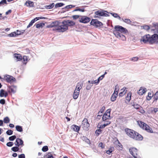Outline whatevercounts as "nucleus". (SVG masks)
Listing matches in <instances>:
<instances>
[{"instance_id":"f257e3e1","label":"nucleus","mask_w":158,"mask_h":158,"mask_svg":"<svg viewBox=\"0 0 158 158\" xmlns=\"http://www.w3.org/2000/svg\"><path fill=\"white\" fill-rule=\"evenodd\" d=\"M153 25L155 29H152V31H154L157 34H154L151 35L149 34H146L142 37L140 41L144 43H148L150 44H152L154 43L158 44V23H153Z\"/></svg>"},{"instance_id":"f03ea898","label":"nucleus","mask_w":158,"mask_h":158,"mask_svg":"<svg viewBox=\"0 0 158 158\" xmlns=\"http://www.w3.org/2000/svg\"><path fill=\"white\" fill-rule=\"evenodd\" d=\"M62 25L58 28H54L52 29L53 31H57L59 32H63L68 29V27H70L71 28L76 26L75 22L70 20H64L62 22Z\"/></svg>"},{"instance_id":"7ed1b4c3","label":"nucleus","mask_w":158,"mask_h":158,"mask_svg":"<svg viewBox=\"0 0 158 158\" xmlns=\"http://www.w3.org/2000/svg\"><path fill=\"white\" fill-rule=\"evenodd\" d=\"M6 81L7 82L11 84L16 81V79L12 76L6 74L4 77L2 79V81Z\"/></svg>"},{"instance_id":"20e7f679","label":"nucleus","mask_w":158,"mask_h":158,"mask_svg":"<svg viewBox=\"0 0 158 158\" xmlns=\"http://www.w3.org/2000/svg\"><path fill=\"white\" fill-rule=\"evenodd\" d=\"M114 31L124 34H127L128 33V31L126 28L119 25H115L114 26Z\"/></svg>"},{"instance_id":"39448f33","label":"nucleus","mask_w":158,"mask_h":158,"mask_svg":"<svg viewBox=\"0 0 158 158\" xmlns=\"http://www.w3.org/2000/svg\"><path fill=\"white\" fill-rule=\"evenodd\" d=\"M90 25L94 26L96 28H98L103 25V24L97 19H92L90 23Z\"/></svg>"},{"instance_id":"423d86ee","label":"nucleus","mask_w":158,"mask_h":158,"mask_svg":"<svg viewBox=\"0 0 158 158\" xmlns=\"http://www.w3.org/2000/svg\"><path fill=\"white\" fill-rule=\"evenodd\" d=\"M125 131L126 134L130 138L133 139L136 131L134 130L128 128H126L125 129Z\"/></svg>"},{"instance_id":"0eeeda50","label":"nucleus","mask_w":158,"mask_h":158,"mask_svg":"<svg viewBox=\"0 0 158 158\" xmlns=\"http://www.w3.org/2000/svg\"><path fill=\"white\" fill-rule=\"evenodd\" d=\"M91 20L90 17L85 15H81L79 18V22L81 23L86 24L88 23Z\"/></svg>"},{"instance_id":"6e6552de","label":"nucleus","mask_w":158,"mask_h":158,"mask_svg":"<svg viewBox=\"0 0 158 158\" xmlns=\"http://www.w3.org/2000/svg\"><path fill=\"white\" fill-rule=\"evenodd\" d=\"M82 127L84 130L88 131L89 130V127L90 126L89 123L87 118H85L82 123Z\"/></svg>"},{"instance_id":"1a4fd4ad","label":"nucleus","mask_w":158,"mask_h":158,"mask_svg":"<svg viewBox=\"0 0 158 158\" xmlns=\"http://www.w3.org/2000/svg\"><path fill=\"white\" fill-rule=\"evenodd\" d=\"M129 151L130 154L134 158H138L137 155L138 153V150L135 147L131 148L129 149Z\"/></svg>"},{"instance_id":"9d476101","label":"nucleus","mask_w":158,"mask_h":158,"mask_svg":"<svg viewBox=\"0 0 158 158\" xmlns=\"http://www.w3.org/2000/svg\"><path fill=\"white\" fill-rule=\"evenodd\" d=\"M8 92L9 93L15 94L16 92L17 86L14 85L7 86Z\"/></svg>"},{"instance_id":"9b49d317","label":"nucleus","mask_w":158,"mask_h":158,"mask_svg":"<svg viewBox=\"0 0 158 158\" xmlns=\"http://www.w3.org/2000/svg\"><path fill=\"white\" fill-rule=\"evenodd\" d=\"M14 144L15 145H16L19 147L20 146H21V147H22L24 145L23 141L21 139L19 138H16Z\"/></svg>"},{"instance_id":"f8f14e48","label":"nucleus","mask_w":158,"mask_h":158,"mask_svg":"<svg viewBox=\"0 0 158 158\" xmlns=\"http://www.w3.org/2000/svg\"><path fill=\"white\" fill-rule=\"evenodd\" d=\"M135 135L134 139L138 141H142L143 140V136L138 132H136Z\"/></svg>"},{"instance_id":"ddd939ff","label":"nucleus","mask_w":158,"mask_h":158,"mask_svg":"<svg viewBox=\"0 0 158 158\" xmlns=\"http://www.w3.org/2000/svg\"><path fill=\"white\" fill-rule=\"evenodd\" d=\"M137 123L139 127L143 130H144L145 127L146 128L148 125L146 123L140 120L138 121Z\"/></svg>"},{"instance_id":"4468645a","label":"nucleus","mask_w":158,"mask_h":158,"mask_svg":"<svg viewBox=\"0 0 158 158\" xmlns=\"http://www.w3.org/2000/svg\"><path fill=\"white\" fill-rule=\"evenodd\" d=\"M60 26L58 25L56 22V21L52 22V23H51L50 24L46 26V28H52L53 27H56V28H58Z\"/></svg>"},{"instance_id":"2eb2a0df","label":"nucleus","mask_w":158,"mask_h":158,"mask_svg":"<svg viewBox=\"0 0 158 158\" xmlns=\"http://www.w3.org/2000/svg\"><path fill=\"white\" fill-rule=\"evenodd\" d=\"M71 128L74 131L78 133L79 131L80 130L81 126H78L75 124H73L71 126Z\"/></svg>"},{"instance_id":"dca6fc26","label":"nucleus","mask_w":158,"mask_h":158,"mask_svg":"<svg viewBox=\"0 0 158 158\" xmlns=\"http://www.w3.org/2000/svg\"><path fill=\"white\" fill-rule=\"evenodd\" d=\"M147 91V89L144 87H141L138 92V94L140 95H142Z\"/></svg>"},{"instance_id":"f3484780","label":"nucleus","mask_w":158,"mask_h":158,"mask_svg":"<svg viewBox=\"0 0 158 158\" xmlns=\"http://www.w3.org/2000/svg\"><path fill=\"white\" fill-rule=\"evenodd\" d=\"M83 84L82 82L80 81L78 82L77 84L75 90H77V91H80V90L82 88Z\"/></svg>"},{"instance_id":"a211bd4d","label":"nucleus","mask_w":158,"mask_h":158,"mask_svg":"<svg viewBox=\"0 0 158 158\" xmlns=\"http://www.w3.org/2000/svg\"><path fill=\"white\" fill-rule=\"evenodd\" d=\"M135 100H134L133 101L132 100L130 103L132 105V106L135 109L138 110L141 107V106L139 105L136 103V102H135Z\"/></svg>"},{"instance_id":"6ab92c4d","label":"nucleus","mask_w":158,"mask_h":158,"mask_svg":"<svg viewBox=\"0 0 158 158\" xmlns=\"http://www.w3.org/2000/svg\"><path fill=\"white\" fill-rule=\"evenodd\" d=\"M24 5L29 7H33L34 6V2L30 0L27 1L24 3Z\"/></svg>"},{"instance_id":"aec40b11","label":"nucleus","mask_w":158,"mask_h":158,"mask_svg":"<svg viewBox=\"0 0 158 158\" xmlns=\"http://www.w3.org/2000/svg\"><path fill=\"white\" fill-rule=\"evenodd\" d=\"M95 15L94 16L95 18H100L102 17V9L98 10L94 12Z\"/></svg>"},{"instance_id":"412c9836","label":"nucleus","mask_w":158,"mask_h":158,"mask_svg":"<svg viewBox=\"0 0 158 158\" xmlns=\"http://www.w3.org/2000/svg\"><path fill=\"white\" fill-rule=\"evenodd\" d=\"M110 16V12L107 10L102 9V17H109Z\"/></svg>"},{"instance_id":"4be33fe9","label":"nucleus","mask_w":158,"mask_h":158,"mask_svg":"<svg viewBox=\"0 0 158 158\" xmlns=\"http://www.w3.org/2000/svg\"><path fill=\"white\" fill-rule=\"evenodd\" d=\"M14 55L15 58L16 59L17 61H20L22 60V57L21 54L15 53Z\"/></svg>"},{"instance_id":"5701e85b","label":"nucleus","mask_w":158,"mask_h":158,"mask_svg":"<svg viewBox=\"0 0 158 158\" xmlns=\"http://www.w3.org/2000/svg\"><path fill=\"white\" fill-rule=\"evenodd\" d=\"M39 22L35 23V26L37 28H42L43 27L45 24L43 22L39 23Z\"/></svg>"},{"instance_id":"b1692460","label":"nucleus","mask_w":158,"mask_h":158,"mask_svg":"<svg viewBox=\"0 0 158 158\" xmlns=\"http://www.w3.org/2000/svg\"><path fill=\"white\" fill-rule=\"evenodd\" d=\"M131 95L132 93L131 92H129L127 93L126 97V99L127 101L128 102H127L125 101V103H127L129 102L130 101L131 99Z\"/></svg>"},{"instance_id":"393cba45","label":"nucleus","mask_w":158,"mask_h":158,"mask_svg":"<svg viewBox=\"0 0 158 158\" xmlns=\"http://www.w3.org/2000/svg\"><path fill=\"white\" fill-rule=\"evenodd\" d=\"M80 92L75 90L73 94V98L74 99H77L79 95Z\"/></svg>"},{"instance_id":"a878e982","label":"nucleus","mask_w":158,"mask_h":158,"mask_svg":"<svg viewBox=\"0 0 158 158\" xmlns=\"http://www.w3.org/2000/svg\"><path fill=\"white\" fill-rule=\"evenodd\" d=\"M118 94L117 93H115V92L113 93L110 97V100L112 102H114L116 100L118 96Z\"/></svg>"},{"instance_id":"bb28decb","label":"nucleus","mask_w":158,"mask_h":158,"mask_svg":"<svg viewBox=\"0 0 158 158\" xmlns=\"http://www.w3.org/2000/svg\"><path fill=\"white\" fill-rule=\"evenodd\" d=\"M113 34L115 35V36L120 39L121 36L122 35V33L119 32L117 31H113Z\"/></svg>"},{"instance_id":"cd10ccee","label":"nucleus","mask_w":158,"mask_h":158,"mask_svg":"<svg viewBox=\"0 0 158 158\" xmlns=\"http://www.w3.org/2000/svg\"><path fill=\"white\" fill-rule=\"evenodd\" d=\"M110 14L114 18H118L119 20H121V18L118 14L113 12H110Z\"/></svg>"},{"instance_id":"c85d7f7f","label":"nucleus","mask_w":158,"mask_h":158,"mask_svg":"<svg viewBox=\"0 0 158 158\" xmlns=\"http://www.w3.org/2000/svg\"><path fill=\"white\" fill-rule=\"evenodd\" d=\"M81 139L83 141H85L87 143L90 144L91 143L89 139H88L86 136H83L81 138Z\"/></svg>"},{"instance_id":"c756f323","label":"nucleus","mask_w":158,"mask_h":158,"mask_svg":"<svg viewBox=\"0 0 158 158\" xmlns=\"http://www.w3.org/2000/svg\"><path fill=\"white\" fill-rule=\"evenodd\" d=\"M37 21V20L36 19V17L32 19L29 23L28 25L27 26V28H28L31 26L33 24Z\"/></svg>"},{"instance_id":"7c9ffc66","label":"nucleus","mask_w":158,"mask_h":158,"mask_svg":"<svg viewBox=\"0 0 158 158\" xmlns=\"http://www.w3.org/2000/svg\"><path fill=\"white\" fill-rule=\"evenodd\" d=\"M122 20L125 22V23H127V24H131V25H133L132 24H131V20L128 19H123V18H121V19L120 20Z\"/></svg>"},{"instance_id":"2f4dec72","label":"nucleus","mask_w":158,"mask_h":158,"mask_svg":"<svg viewBox=\"0 0 158 158\" xmlns=\"http://www.w3.org/2000/svg\"><path fill=\"white\" fill-rule=\"evenodd\" d=\"M144 130L146 131L147 132L150 133H153V131L152 130V129L148 125H147L146 128L145 127Z\"/></svg>"},{"instance_id":"473e14b6","label":"nucleus","mask_w":158,"mask_h":158,"mask_svg":"<svg viewBox=\"0 0 158 158\" xmlns=\"http://www.w3.org/2000/svg\"><path fill=\"white\" fill-rule=\"evenodd\" d=\"M85 11V10L84 8H79V7H77L75 9L72 11V12H73L77 11H79L83 12H84Z\"/></svg>"},{"instance_id":"72a5a7b5","label":"nucleus","mask_w":158,"mask_h":158,"mask_svg":"<svg viewBox=\"0 0 158 158\" xmlns=\"http://www.w3.org/2000/svg\"><path fill=\"white\" fill-rule=\"evenodd\" d=\"M114 148L113 147H110L108 150L106 151V153L110 155L111 154L113 151H114Z\"/></svg>"},{"instance_id":"f704fd0d","label":"nucleus","mask_w":158,"mask_h":158,"mask_svg":"<svg viewBox=\"0 0 158 158\" xmlns=\"http://www.w3.org/2000/svg\"><path fill=\"white\" fill-rule=\"evenodd\" d=\"M16 130L19 132H22L23 131V128L22 126L20 125H16L15 126Z\"/></svg>"},{"instance_id":"c9c22d12","label":"nucleus","mask_w":158,"mask_h":158,"mask_svg":"<svg viewBox=\"0 0 158 158\" xmlns=\"http://www.w3.org/2000/svg\"><path fill=\"white\" fill-rule=\"evenodd\" d=\"M44 158H56L54 157L51 152L48 153L47 155H44Z\"/></svg>"},{"instance_id":"e433bc0d","label":"nucleus","mask_w":158,"mask_h":158,"mask_svg":"<svg viewBox=\"0 0 158 158\" xmlns=\"http://www.w3.org/2000/svg\"><path fill=\"white\" fill-rule=\"evenodd\" d=\"M55 5L54 3H52L51 4L48 5H46L44 6V7L46 8V9H51L53 8Z\"/></svg>"},{"instance_id":"4c0bfd02","label":"nucleus","mask_w":158,"mask_h":158,"mask_svg":"<svg viewBox=\"0 0 158 158\" xmlns=\"http://www.w3.org/2000/svg\"><path fill=\"white\" fill-rule=\"evenodd\" d=\"M22 60L23 61V64H26L28 61V57L26 56H23L22 57Z\"/></svg>"},{"instance_id":"58836bf2","label":"nucleus","mask_w":158,"mask_h":158,"mask_svg":"<svg viewBox=\"0 0 158 158\" xmlns=\"http://www.w3.org/2000/svg\"><path fill=\"white\" fill-rule=\"evenodd\" d=\"M15 145V146L11 148V150L14 152H18L20 148H19L18 146L16 145Z\"/></svg>"},{"instance_id":"ea45409f","label":"nucleus","mask_w":158,"mask_h":158,"mask_svg":"<svg viewBox=\"0 0 158 158\" xmlns=\"http://www.w3.org/2000/svg\"><path fill=\"white\" fill-rule=\"evenodd\" d=\"M153 102L156 101L158 99V91L155 94L153 97Z\"/></svg>"},{"instance_id":"a19ab883","label":"nucleus","mask_w":158,"mask_h":158,"mask_svg":"<svg viewBox=\"0 0 158 158\" xmlns=\"http://www.w3.org/2000/svg\"><path fill=\"white\" fill-rule=\"evenodd\" d=\"M64 4L62 2H59L56 3L55 5V8L62 7L64 5Z\"/></svg>"},{"instance_id":"79ce46f5","label":"nucleus","mask_w":158,"mask_h":158,"mask_svg":"<svg viewBox=\"0 0 158 158\" xmlns=\"http://www.w3.org/2000/svg\"><path fill=\"white\" fill-rule=\"evenodd\" d=\"M101 129L99 128V129H97L95 131V132L97 136H98L102 132V130Z\"/></svg>"},{"instance_id":"37998d69","label":"nucleus","mask_w":158,"mask_h":158,"mask_svg":"<svg viewBox=\"0 0 158 158\" xmlns=\"http://www.w3.org/2000/svg\"><path fill=\"white\" fill-rule=\"evenodd\" d=\"M10 120L9 118L6 116L4 118L3 121L5 123H10Z\"/></svg>"},{"instance_id":"c03bdc74","label":"nucleus","mask_w":158,"mask_h":158,"mask_svg":"<svg viewBox=\"0 0 158 158\" xmlns=\"http://www.w3.org/2000/svg\"><path fill=\"white\" fill-rule=\"evenodd\" d=\"M141 27L147 31L149 30L150 28L149 26L148 25L142 26H141Z\"/></svg>"},{"instance_id":"a18cd8bd","label":"nucleus","mask_w":158,"mask_h":158,"mask_svg":"<svg viewBox=\"0 0 158 158\" xmlns=\"http://www.w3.org/2000/svg\"><path fill=\"white\" fill-rule=\"evenodd\" d=\"M75 6L73 5H69L66 6L63 9H66L68 10L69 9H71L73 8Z\"/></svg>"},{"instance_id":"49530a36","label":"nucleus","mask_w":158,"mask_h":158,"mask_svg":"<svg viewBox=\"0 0 158 158\" xmlns=\"http://www.w3.org/2000/svg\"><path fill=\"white\" fill-rule=\"evenodd\" d=\"M8 36L9 37H17L16 35V32L15 31L12 32L10 34L8 35Z\"/></svg>"},{"instance_id":"de8ad7c7","label":"nucleus","mask_w":158,"mask_h":158,"mask_svg":"<svg viewBox=\"0 0 158 158\" xmlns=\"http://www.w3.org/2000/svg\"><path fill=\"white\" fill-rule=\"evenodd\" d=\"M119 90V86L118 84H117L115 85V86L114 92H115V93H117V94H118Z\"/></svg>"},{"instance_id":"09e8293b","label":"nucleus","mask_w":158,"mask_h":158,"mask_svg":"<svg viewBox=\"0 0 158 158\" xmlns=\"http://www.w3.org/2000/svg\"><path fill=\"white\" fill-rule=\"evenodd\" d=\"M8 3L7 2L6 0H2L0 2V6H2L5 4H7Z\"/></svg>"},{"instance_id":"8fccbe9b","label":"nucleus","mask_w":158,"mask_h":158,"mask_svg":"<svg viewBox=\"0 0 158 158\" xmlns=\"http://www.w3.org/2000/svg\"><path fill=\"white\" fill-rule=\"evenodd\" d=\"M81 15H72V17L73 20H76L78 18H79V17L81 18Z\"/></svg>"},{"instance_id":"3c124183","label":"nucleus","mask_w":158,"mask_h":158,"mask_svg":"<svg viewBox=\"0 0 158 158\" xmlns=\"http://www.w3.org/2000/svg\"><path fill=\"white\" fill-rule=\"evenodd\" d=\"M16 137L15 135H13L9 137L8 139L10 141H13L16 139Z\"/></svg>"},{"instance_id":"603ef678","label":"nucleus","mask_w":158,"mask_h":158,"mask_svg":"<svg viewBox=\"0 0 158 158\" xmlns=\"http://www.w3.org/2000/svg\"><path fill=\"white\" fill-rule=\"evenodd\" d=\"M111 110V109L110 108L109 109L106 110L105 112L104 113L103 115L106 116H107L108 114H110V112Z\"/></svg>"},{"instance_id":"864d4df0","label":"nucleus","mask_w":158,"mask_h":158,"mask_svg":"<svg viewBox=\"0 0 158 158\" xmlns=\"http://www.w3.org/2000/svg\"><path fill=\"white\" fill-rule=\"evenodd\" d=\"M48 150V148L47 146H44L43 147L42 150L43 152H45L47 151Z\"/></svg>"},{"instance_id":"5fc2aeb1","label":"nucleus","mask_w":158,"mask_h":158,"mask_svg":"<svg viewBox=\"0 0 158 158\" xmlns=\"http://www.w3.org/2000/svg\"><path fill=\"white\" fill-rule=\"evenodd\" d=\"M6 133L7 135H10L13 134V131L10 129L6 131Z\"/></svg>"},{"instance_id":"6e6d98bb","label":"nucleus","mask_w":158,"mask_h":158,"mask_svg":"<svg viewBox=\"0 0 158 158\" xmlns=\"http://www.w3.org/2000/svg\"><path fill=\"white\" fill-rule=\"evenodd\" d=\"M106 127L105 123H104L102 125H100L99 126V123L98 124V126H97V127L99 129H102Z\"/></svg>"},{"instance_id":"4d7b16f0","label":"nucleus","mask_w":158,"mask_h":158,"mask_svg":"<svg viewBox=\"0 0 158 158\" xmlns=\"http://www.w3.org/2000/svg\"><path fill=\"white\" fill-rule=\"evenodd\" d=\"M158 111V108H157L152 107L151 108V113L154 112L155 113H156Z\"/></svg>"},{"instance_id":"13d9d810","label":"nucleus","mask_w":158,"mask_h":158,"mask_svg":"<svg viewBox=\"0 0 158 158\" xmlns=\"http://www.w3.org/2000/svg\"><path fill=\"white\" fill-rule=\"evenodd\" d=\"M105 109V107L104 106H103L101 109L100 110V111L98 112V114H99L100 113L102 114Z\"/></svg>"},{"instance_id":"bf43d9fd","label":"nucleus","mask_w":158,"mask_h":158,"mask_svg":"<svg viewBox=\"0 0 158 158\" xmlns=\"http://www.w3.org/2000/svg\"><path fill=\"white\" fill-rule=\"evenodd\" d=\"M5 89H2L0 90V97H3L4 96V92Z\"/></svg>"},{"instance_id":"052dcab7","label":"nucleus","mask_w":158,"mask_h":158,"mask_svg":"<svg viewBox=\"0 0 158 158\" xmlns=\"http://www.w3.org/2000/svg\"><path fill=\"white\" fill-rule=\"evenodd\" d=\"M116 138V140L115 141V142H117V143L118 144L117 145L120 148H122V149L123 148V146L120 143L118 139Z\"/></svg>"},{"instance_id":"680f3d73","label":"nucleus","mask_w":158,"mask_h":158,"mask_svg":"<svg viewBox=\"0 0 158 158\" xmlns=\"http://www.w3.org/2000/svg\"><path fill=\"white\" fill-rule=\"evenodd\" d=\"M13 145V142H9L6 144V145L8 147H11Z\"/></svg>"},{"instance_id":"e2e57ef3","label":"nucleus","mask_w":158,"mask_h":158,"mask_svg":"<svg viewBox=\"0 0 158 158\" xmlns=\"http://www.w3.org/2000/svg\"><path fill=\"white\" fill-rule=\"evenodd\" d=\"M98 147H101L102 149H103L105 148V144L101 142L99 144Z\"/></svg>"},{"instance_id":"0e129e2a","label":"nucleus","mask_w":158,"mask_h":158,"mask_svg":"<svg viewBox=\"0 0 158 158\" xmlns=\"http://www.w3.org/2000/svg\"><path fill=\"white\" fill-rule=\"evenodd\" d=\"M140 107L141 108V109H139V112L143 114L144 113H145V111L143 109V107L141 106V107Z\"/></svg>"},{"instance_id":"69168bd1","label":"nucleus","mask_w":158,"mask_h":158,"mask_svg":"<svg viewBox=\"0 0 158 158\" xmlns=\"http://www.w3.org/2000/svg\"><path fill=\"white\" fill-rule=\"evenodd\" d=\"M92 81V84H95L96 85H97L100 82L98 79L97 80H93Z\"/></svg>"},{"instance_id":"338daca9","label":"nucleus","mask_w":158,"mask_h":158,"mask_svg":"<svg viewBox=\"0 0 158 158\" xmlns=\"http://www.w3.org/2000/svg\"><path fill=\"white\" fill-rule=\"evenodd\" d=\"M139 58L137 57H134L131 58V60L133 61H136L138 60Z\"/></svg>"},{"instance_id":"774afa93","label":"nucleus","mask_w":158,"mask_h":158,"mask_svg":"<svg viewBox=\"0 0 158 158\" xmlns=\"http://www.w3.org/2000/svg\"><path fill=\"white\" fill-rule=\"evenodd\" d=\"M87 85H86V89L89 90L90 89L91 87L93 86V85L91 84H87Z\"/></svg>"}]
</instances>
